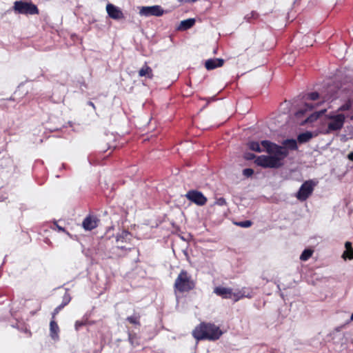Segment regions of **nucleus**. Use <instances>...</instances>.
<instances>
[{"label":"nucleus","instance_id":"obj_1","mask_svg":"<svg viewBox=\"0 0 353 353\" xmlns=\"http://www.w3.org/2000/svg\"><path fill=\"white\" fill-rule=\"evenodd\" d=\"M223 332L212 323L201 322L192 330V336L197 341H214L220 339Z\"/></svg>","mask_w":353,"mask_h":353},{"label":"nucleus","instance_id":"obj_2","mask_svg":"<svg viewBox=\"0 0 353 353\" xmlns=\"http://www.w3.org/2000/svg\"><path fill=\"white\" fill-rule=\"evenodd\" d=\"M196 282L185 270H181L174 283V290L176 292H189L196 288Z\"/></svg>","mask_w":353,"mask_h":353},{"label":"nucleus","instance_id":"obj_3","mask_svg":"<svg viewBox=\"0 0 353 353\" xmlns=\"http://www.w3.org/2000/svg\"><path fill=\"white\" fill-rule=\"evenodd\" d=\"M281 158L273 155H261L256 160L255 163L263 168H279L283 165Z\"/></svg>","mask_w":353,"mask_h":353},{"label":"nucleus","instance_id":"obj_4","mask_svg":"<svg viewBox=\"0 0 353 353\" xmlns=\"http://www.w3.org/2000/svg\"><path fill=\"white\" fill-rule=\"evenodd\" d=\"M261 144L268 154L279 157V158H281V160L284 159L289 154L287 148L270 141H262Z\"/></svg>","mask_w":353,"mask_h":353},{"label":"nucleus","instance_id":"obj_5","mask_svg":"<svg viewBox=\"0 0 353 353\" xmlns=\"http://www.w3.org/2000/svg\"><path fill=\"white\" fill-rule=\"evenodd\" d=\"M13 10L16 13L22 14H36L39 13L38 8L34 4L24 1H15Z\"/></svg>","mask_w":353,"mask_h":353},{"label":"nucleus","instance_id":"obj_6","mask_svg":"<svg viewBox=\"0 0 353 353\" xmlns=\"http://www.w3.org/2000/svg\"><path fill=\"white\" fill-rule=\"evenodd\" d=\"M327 117L330 120L327 123V134L342 129L345 121V117L343 114H329Z\"/></svg>","mask_w":353,"mask_h":353},{"label":"nucleus","instance_id":"obj_7","mask_svg":"<svg viewBox=\"0 0 353 353\" xmlns=\"http://www.w3.org/2000/svg\"><path fill=\"white\" fill-rule=\"evenodd\" d=\"M316 183L312 180L305 181L296 194V199L300 201H306L312 194Z\"/></svg>","mask_w":353,"mask_h":353},{"label":"nucleus","instance_id":"obj_8","mask_svg":"<svg viewBox=\"0 0 353 353\" xmlns=\"http://www.w3.org/2000/svg\"><path fill=\"white\" fill-rule=\"evenodd\" d=\"M185 198L190 202L199 205H205L208 201V199L204 194L196 190H190L185 195Z\"/></svg>","mask_w":353,"mask_h":353},{"label":"nucleus","instance_id":"obj_9","mask_svg":"<svg viewBox=\"0 0 353 353\" xmlns=\"http://www.w3.org/2000/svg\"><path fill=\"white\" fill-rule=\"evenodd\" d=\"M164 13V10L160 6H143L141 8L139 14L142 16L150 17L155 16L160 17Z\"/></svg>","mask_w":353,"mask_h":353},{"label":"nucleus","instance_id":"obj_10","mask_svg":"<svg viewBox=\"0 0 353 353\" xmlns=\"http://www.w3.org/2000/svg\"><path fill=\"white\" fill-rule=\"evenodd\" d=\"M106 11L108 16L113 19H121L124 18L123 13L120 8L112 3H108L106 6Z\"/></svg>","mask_w":353,"mask_h":353},{"label":"nucleus","instance_id":"obj_11","mask_svg":"<svg viewBox=\"0 0 353 353\" xmlns=\"http://www.w3.org/2000/svg\"><path fill=\"white\" fill-rule=\"evenodd\" d=\"M224 63L223 59H210L205 61V67L208 70H214L218 67H221Z\"/></svg>","mask_w":353,"mask_h":353},{"label":"nucleus","instance_id":"obj_12","mask_svg":"<svg viewBox=\"0 0 353 353\" xmlns=\"http://www.w3.org/2000/svg\"><path fill=\"white\" fill-rule=\"evenodd\" d=\"M214 292L221 296L223 299H232V289L224 287H216Z\"/></svg>","mask_w":353,"mask_h":353},{"label":"nucleus","instance_id":"obj_13","mask_svg":"<svg viewBox=\"0 0 353 353\" xmlns=\"http://www.w3.org/2000/svg\"><path fill=\"white\" fill-rule=\"evenodd\" d=\"M59 327L57 322L52 319L50 323V335L52 340L58 341L59 339Z\"/></svg>","mask_w":353,"mask_h":353},{"label":"nucleus","instance_id":"obj_14","mask_svg":"<svg viewBox=\"0 0 353 353\" xmlns=\"http://www.w3.org/2000/svg\"><path fill=\"white\" fill-rule=\"evenodd\" d=\"M139 77H146L148 79L153 78V72L152 68L147 65L145 63V65L139 70Z\"/></svg>","mask_w":353,"mask_h":353},{"label":"nucleus","instance_id":"obj_15","mask_svg":"<svg viewBox=\"0 0 353 353\" xmlns=\"http://www.w3.org/2000/svg\"><path fill=\"white\" fill-rule=\"evenodd\" d=\"M313 137L314 135L312 132L306 131L298 135L297 141L299 143H305L308 142Z\"/></svg>","mask_w":353,"mask_h":353},{"label":"nucleus","instance_id":"obj_16","mask_svg":"<svg viewBox=\"0 0 353 353\" xmlns=\"http://www.w3.org/2000/svg\"><path fill=\"white\" fill-rule=\"evenodd\" d=\"M195 19L192 18L181 21L179 27V30H186L190 29L195 24Z\"/></svg>","mask_w":353,"mask_h":353},{"label":"nucleus","instance_id":"obj_17","mask_svg":"<svg viewBox=\"0 0 353 353\" xmlns=\"http://www.w3.org/2000/svg\"><path fill=\"white\" fill-rule=\"evenodd\" d=\"M318 105H319V103L314 104L313 103H305L304 104V107L303 108L299 109L296 112V115L297 117L303 115L306 112L311 111L312 109H314Z\"/></svg>","mask_w":353,"mask_h":353},{"label":"nucleus","instance_id":"obj_18","mask_svg":"<svg viewBox=\"0 0 353 353\" xmlns=\"http://www.w3.org/2000/svg\"><path fill=\"white\" fill-rule=\"evenodd\" d=\"M244 297L251 298L252 294L250 293L246 294L244 289L238 290L236 292H232V298L234 299V302H236Z\"/></svg>","mask_w":353,"mask_h":353},{"label":"nucleus","instance_id":"obj_19","mask_svg":"<svg viewBox=\"0 0 353 353\" xmlns=\"http://www.w3.org/2000/svg\"><path fill=\"white\" fill-rule=\"evenodd\" d=\"M283 145H284V148L290 149L292 150H296L298 148L296 141L293 139L284 140Z\"/></svg>","mask_w":353,"mask_h":353},{"label":"nucleus","instance_id":"obj_20","mask_svg":"<svg viewBox=\"0 0 353 353\" xmlns=\"http://www.w3.org/2000/svg\"><path fill=\"white\" fill-rule=\"evenodd\" d=\"M345 247L346 250L343 252V256L344 258H348L349 259H353V248L351 242H345Z\"/></svg>","mask_w":353,"mask_h":353},{"label":"nucleus","instance_id":"obj_21","mask_svg":"<svg viewBox=\"0 0 353 353\" xmlns=\"http://www.w3.org/2000/svg\"><path fill=\"white\" fill-rule=\"evenodd\" d=\"M326 112V109L311 114L305 120V123H312L316 121L322 114Z\"/></svg>","mask_w":353,"mask_h":353},{"label":"nucleus","instance_id":"obj_22","mask_svg":"<svg viewBox=\"0 0 353 353\" xmlns=\"http://www.w3.org/2000/svg\"><path fill=\"white\" fill-rule=\"evenodd\" d=\"M141 316L139 314H134L130 316L127 317L126 321H128L130 324H132L135 326H141L140 321Z\"/></svg>","mask_w":353,"mask_h":353},{"label":"nucleus","instance_id":"obj_23","mask_svg":"<svg viewBox=\"0 0 353 353\" xmlns=\"http://www.w3.org/2000/svg\"><path fill=\"white\" fill-rule=\"evenodd\" d=\"M353 103V95L350 96L345 103L342 105L339 108V111H347L351 109Z\"/></svg>","mask_w":353,"mask_h":353},{"label":"nucleus","instance_id":"obj_24","mask_svg":"<svg viewBox=\"0 0 353 353\" xmlns=\"http://www.w3.org/2000/svg\"><path fill=\"white\" fill-rule=\"evenodd\" d=\"M261 144H260L257 141H250L248 143V146L249 149L257 152H261L262 151L261 148Z\"/></svg>","mask_w":353,"mask_h":353},{"label":"nucleus","instance_id":"obj_25","mask_svg":"<svg viewBox=\"0 0 353 353\" xmlns=\"http://www.w3.org/2000/svg\"><path fill=\"white\" fill-rule=\"evenodd\" d=\"M99 223L100 220L97 217L90 214V231L98 227Z\"/></svg>","mask_w":353,"mask_h":353},{"label":"nucleus","instance_id":"obj_26","mask_svg":"<svg viewBox=\"0 0 353 353\" xmlns=\"http://www.w3.org/2000/svg\"><path fill=\"white\" fill-rule=\"evenodd\" d=\"M312 254H313L312 250H309V249H305L301 254L300 259L301 261H307L312 256Z\"/></svg>","mask_w":353,"mask_h":353},{"label":"nucleus","instance_id":"obj_27","mask_svg":"<svg viewBox=\"0 0 353 353\" xmlns=\"http://www.w3.org/2000/svg\"><path fill=\"white\" fill-rule=\"evenodd\" d=\"M87 325V319H83L82 320L77 321L74 324V328L77 331L80 330L83 327L86 326Z\"/></svg>","mask_w":353,"mask_h":353},{"label":"nucleus","instance_id":"obj_28","mask_svg":"<svg viewBox=\"0 0 353 353\" xmlns=\"http://www.w3.org/2000/svg\"><path fill=\"white\" fill-rule=\"evenodd\" d=\"M320 98L319 94L316 92H313L307 94L305 99L311 101H316Z\"/></svg>","mask_w":353,"mask_h":353},{"label":"nucleus","instance_id":"obj_29","mask_svg":"<svg viewBox=\"0 0 353 353\" xmlns=\"http://www.w3.org/2000/svg\"><path fill=\"white\" fill-rule=\"evenodd\" d=\"M235 224L236 225H239L241 228H249L252 225V222L250 220H246V221H239V222H236L235 223Z\"/></svg>","mask_w":353,"mask_h":353},{"label":"nucleus","instance_id":"obj_30","mask_svg":"<svg viewBox=\"0 0 353 353\" xmlns=\"http://www.w3.org/2000/svg\"><path fill=\"white\" fill-rule=\"evenodd\" d=\"M243 174L246 177H250L254 174V170L252 168H245L243 170Z\"/></svg>","mask_w":353,"mask_h":353},{"label":"nucleus","instance_id":"obj_31","mask_svg":"<svg viewBox=\"0 0 353 353\" xmlns=\"http://www.w3.org/2000/svg\"><path fill=\"white\" fill-rule=\"evenodd\" d=\"M226 203H227V202H226L225 199L223 197L216 199V200L215 201V204L220 205V206L225 205Z\"/></svg>","mask_w":353,"mask_h":353},{"label":"nucleus","instance_id":"obj_32","mask_svg":"<svg viewBox=\"0 0 353 353\" xmlns=\"http://www.w3.org/2000/svg\"><path fill=\"white\" fill-rule=\"evenodd\" d=\"M63 307V305H59L58 307H57L53 313H52V319H54V318H55V316L59 313V312Z\"/></svg>","mask_w":353,"mask_h":353},{"label":"nucleus","instance_id":"obj_33","mask_svg":"<svg viewBox=\"0 0 353 353\" xmlns=\"http://www.w3.org/2000/svg\"><path fill=\"white\" fill-rule=\"evenodd\" d=\"M117 249L124 251L125 254L128 252H130L131 250H132L131 248H126V247H125L123 245H118L117 246Z\"/></svg>","mask_w":353,"mask_h":353},{"label":"nucleus","instance_id":"obj_34","mask_svg":"<svg viewBox=\"0 0 353 353\" xmlns=\"http://www.w3.org/2000/svg\"><path fill=\"white\" fill-rule=\"evenodd\" d=\"M70 301V297L68 294H65L63 297V303L61 305H63V307L67 305Z\"/></svg>","mask_w":353,"mask_h":353},{"label":"nucleus","instance_id":"obj_35","mask_svg":"<svg viewBox=\"0 0 353 353\" xmlns=\"http://www.w3.org/2000/svg\"><path fill=\"white\" fill-rule=\"evenodd\" d=\"M83 227L85 230H88V216H86L83 222Z\"/></svg>","mask_w":353,"mask_h":353},{"label":"nucleus","instance_id":"obj_36","mask_svg":"<svg viewBox=\"0 0 353 353\" xmlns=\"http://www.w3.org/2000/svg\"><path fill=\"white\" fill-rule=\"evenodd\" d=\"M198 0H178L179 2L181 3H194L196 2Z\"/></svg>","mask_w":353,"mask_h":353},{"label":"nucleus","instance_id":"obj_37","mask_svg":"<svg viewBox=\"0 0 353 353\" xmlns=\"http://www.w3.org/2000/svg\"><path fill=\"white\" fill-rule=\"evenodd\" d=\"M255 157V155L254 154H248L246 158L248 159H252Z\"/></svg>","mask_w":353,"mask_h":353},{"label":"nucleus","instance_id":"obj_38","mask_svg":"<svg viewBox=\"0 0 353 353\" xmlns=\"http://www.w3.org/2000/svg\"><path fill=\"white\" fill-rule=\"evenodd\" d=\"M347 158L350 161H353V152H351L348 155H347Z\"/></svg>","mask_w":353,"mask_h":353},{"label":"nucleus","instance_id":"obj_39","mask_svg":"<svg viewBox=\"0 0 353 353\" xmlns=\"http://www.w3.org/2000/svg\"><path fill=\"white\" fill-rule=\"evenodd\" d=\"M123 239H124V236H119L117 237V242H119V241L123 242Z\"/></svg>","mask_w":353,"mask_h":353},{"label":"nucleus","instance_id":"obj_40","mask_svg":"<svg viewBox=\"0 0 353 353\" xmlns=\"http://www.w3.org/2000/svg\"><path fill=\"white\" fill-rule=\"evenodd\" d=\"M57 228L59 231H64V229L58 225H57Z\"/></svg>","mask_w":353,"mask_h":353},{"label":"nucleus","instance_id":"obj_41","mask_svg":"<svg viewBox=\"0 0 353 353\" xmlns=\"http://www.w3.org/2000/svg\"><path fill=\"white\" fill-rule=\"evenodd\" d=\"M25 332H26L28 334V336H31L30 332L29 330H28L27 329H25Z\"/></svg>","mask_w":353,"mask_h":353},{"label":"nucleus","instance_id":"obj_42","mask_svg":"<svg viewBox=\"0 0 353 353\" xmlns=\"http://www.w3.org/2000/svg\"><path fill=\"white\" fill-rule=\"evenodd\" d=\"M350 319H351L352 321H353V313H352V315H351Z\"/></svg>","mask_w":353,"mask_h":353},{"label":"nucleus","instance_id":"obj_43","mask_svg":"<svg viewBox=\"0 0 353 353\" xmlns=\"http://www.w3.org/2000/svg\"><path fill=\"white\" fill-rule=\"evenodd\" d=\"M90 105L94 106V104L92 102L90 101Z\"/></svg>","mask_w":353,"mask_h":353},{"label":"nucleus","instance_id":"obj_44","mask_svg":"<svg viewBox=\"0 0 353 353\" xmlns=\"http://www.w3.org/2000/svg\"><path fill=\"white\" fill-rule=\"evenodd\" d=\"M351 120H353V115L350 117Z\"/></svg>","mask_w":353,"mask_h":353}]
</instances>
